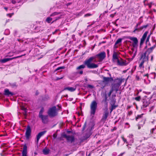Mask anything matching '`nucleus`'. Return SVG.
<instances>
[{
  "label": "nucleus",
  "instance_id": "f257e3e1",
  "mask_svg": "<svg viewBox=\"0 0 156 156\" xmlns=\"http://www.w3.org/2000/svg\"><path fill=\"white\" fill-rule=\"evenodd\" d=\"M105 57V53L104 51H103L94 56L91 57L88 59L85 60L84 62V64L88 68H96L98 67V65L97 64L92 63V61L96 58H98L100 60H102Z\"/></svg>",
  "mask_w": 156,
  "mask_h": 156
},
{
  "label": "nucleus",
  "instance_id": "f03ea898",
  "mask_svg": "<svg viewBox=\"0 0 156 156\" xmlns=\"http://www.w3.org/2000/svg\"><path fill=\"white\" fill-rule=\"evenodd\" d=\"M50 16L51 17H48L46 18V21L48 23H52L63 17L64 14L61 12H55L52 13Z\"/></svg>",
  "mask_w": 156,
  "mask_h": 156
},
{
  "label": "nucleus",
  "instance_id": "7ed1b4c3",
  "mask_svg": "<svg viewBox=\"0 0 156 156\" xmlns=\"http://www.w3.org/2000/svg\"><path fill=\"white\" fill-rule=\"evenodd\" d=\"M97 103L94 100L93 101L90 105V114L92 116H94L95 113L97 108Z\"/></svg>",
  "mask_w": 156,
  "mask_h": 156
},
{
  "label": "nucleus",
  "instance_id": "20e7f679",
  "mask_svg": "<svg viewBox=\"0 0 156 156\" xmlns=\"http://www.w3.org/2000/svg\"><path fill=\"white\" fill-rule=\"evenodd\" d=\"M48 114L49 116L51 117H54L58 114L57 109L55 106H54L50 108L48 110Z\"/></svg>",
  "mask_w": 156,
  "mask_h": 156
},
{
  "label": "nucleus",
  "instance_id": "39448f33",
  "mask_svg": "<svg viewBox=\"0 0 156 156\" xmlns=\"http://www.w3.org/2000/svg\"><path fill=\"white\" fill-rule=\"evenodd\" d=\"M124 81V80L122 78H117L114 81L113 85L115 87H119L122 83Z\"/></svg>",
  "mask_w": 156,
  "mask_h": 156
},
{
  "label": "nucleus",
  "instance_id": "423d86ee",
  "mask_svg": "<svg viewBox=\"0 0 156 156\" xmlns=\"http://www.w3.org/2000/svg\"><path fill=\"white\" fill-rule=\"evenodd\" d=\"M129 39L133 42L132 43L133 47L135 48H136L138 46V41L137 38L134 37H130Z\"/></svg>",
  "mask_w": 156,
  "mask_h": 156
},
{
  "label": "nucleus",
  "instance_id": "0eeeda50",
  "mask_svg": "<svg viewBox=\"0 0 156 156\" xmlns=\"http://www.w3.org/2000/svg\"><path fill=\"white\" fill-rule=\"evenodd\" d=\"M31 133V129L30 127L28 126H27L26 132L25 133V137L28 140L29 139Z\"/></svg>",
  "mask_w": 156,
  "mask_h": 156
},
{
  "label": "nucleus",
  "instance_id": "6e6552de",
  "mask_svg": "<svg viewBox=\"0 0 156 156\" xmlns=\"http://www.w3.org/2000/svg\"><path fill=\"white\" fill-rule=\"evenodd\" d=\"M148 33V32L147 31H146L143 34L142 38L140 39V47L144 43V42Z\"/></svg>",
  "mask_w": 156,
  "mask_h": 156
},
{
  "label": "nucleus",
  "instance_id": "1a4fd4ad",
  "mask_svg": "<svg viewBox=\"0 0 156 156\" xmlns=\"http://www.w3.org/2000/svg\"><path fill=\"white\" fill-rule=\"evenodd\" d=\"M103 99L101 101L102 104L103 105L106 110H108V102H107V97L106 94H105L103 97Z\"/></svg>",
  "mask_w": 156,
  "mask_h": 156
},
{
  "label": "nucleus",
  "instance_id": "9d476101",
  "mask_svg": "<svg viewBox=\"0 0 156 156\" xmlns=\"http://www.w3.org/2000/svg\"><path fill=\"white\" fill-rule=\"evenodd\" d=\"M140 60H142L145 62L148 60V55L146 53H143L142 54Z\"/></svg>",
  "mask_w": 156,
  "mask_h": 156
},
{
  "label": "nucleus",
  "instance_id": "9b49d317",
  "mask_svg": "<svg viewBox=\"0 0 156 156\" xmlns=\"http://www.w3.org/2000/svg\"><path fill=\"white\" fill-rule=\"evenodd\" d=\"M129 63V62L126 60H123L121 59L120 60L118 59L117 64L120 66H126Z\"/></svg>",
  "mask_w": 156,
  "mask_h": 156
},
{
  "label": "nucleus",
  "instance_id": "f8f14e48",
  "mask_svg": "<svg viewBox=\"0 0 156 156\" xmlns=\"http://www.w3.org/2000/svg\"><path fill=\"white\" fill-rule=\"evenodd\" d=\"M42 120V122L44 123H46L48 122V116L47 115H42L39 116Z\"/></svg>",
  "mask_w": 156,
  "mask_h": 156
},
{
  "label": "nucleus",
  "instance_id": "ddd939ff",
  "mask_svg": "<svg viewBox=\"0 0 156 156\" xmlns=\"http://www.w3.org/2000/svg\"><path fill=\"white\" fill-rule=\"evenodd\" d=\"M46 132V131H44L40 132L37 136V139L36 142L37 144H38L39 140L41 136H43Z\"/></svg>",
  "mask_w": 156,
  "mask_h": 156
},
{
  "label": "nucleus",
  "instance_id": "4468645a",
  "mask_svg": "<svg viewBox=\"0 0 156 156\" xmlns=\"http://www.w3.org/2000/svg\"><path fill=\"white\" fill-rule=\"evenodd\" d=\"M64 136L68 142L72 143L74 140V137L73 136H67L66 134L64 135Z\"/></svg>",
  "mask_w": 156,
  "mask_h": 156
},
{
  "label": "nucleus",
  "instance_id": "2eb2a0df",
  "mask_svg": "<svg viewBox=\"0 0 156 156\" xmlns=\"http://www.w3.org/2000/svg\"><path fill=\"white\" fill-rule=\"evenodd\" d=\"M150 104L149 101L148 100L144 99L143 101V105L141 107L142 108H144Z\"/></svg>",
  "mask_w": 156,
  "mask_h": 156
},
{
  "label": "nucleus",
  "instance_id": "dca6fc26",
  "mask_svg": "<svg viewBox=\"0 0 156 156\" xmlns=\"http://www.w3.org/2000/svg\"><path fill=\"white\" fill-rule=\"evenodd\" d=\"M4 94L5 95L8 96H12L14 94L13 93L10 91L8 89L5 90Z\"/></svg>",
  "mask_w": 156,
  "mask_h": 156
},
{
  "label": "nucleus",
  "instance_id": "f3484780",
  "mask_svg": "<svg viewBox=\"0 0 156 156\" xmlns=\"http://www.w3.org/2000/svg\"><path fill=\"white\" fill-rule=\"evenodd\" d=\"M27 147L26 145H24L23 147L22 151V156H27Z\"/></svg>",
  "mask_w": 156,
  "mask_h": 156
},
{
  "label": "nucleus",
  "instance_id": "a211bd4d",
  "mask_svg": "<svg viewBox=\"0 0 156 156\" xmlns=\"http://www.w3.org/2000/svg\"><path fill=\"white\" fill-rule=\"evenodd\" d=\"M113 80V79L111 77H103V81L104 82L106 83H108V82L112 80Z\"/></svg>",
  "mask_w": 156,
  "mask_h": 156
},
{
  "label": "nucleus",
  "instance_id": "6ab92c4d",
  "mask_svg": "<svg viewBox=\"0 0 156 156\" xmlns=\"http://www.w3.org/2000/svg\"><path fill=\"white\" fill-rule=\"evenodd\" d=\"M106 110V111L105 112L103 115L102 117V118L101 120L103 121H105V120L107 118L108 115V112Z\"/></svg>",
  "mask_w": 156,
  "mask_h": 156
},
{
  "label": "nucleus",
  "instance_id": "aec40b11",
  "mask_svg": "<svg viewBox=\"0 0 156 156\" xmlns=\"http://www.w3.org/2000/svg\"><path fill=\"white\" fill-rule=\"evenodd\" d=\"M154 48V47H152L148 48L144 52L146 53L149 55V54L153 50Z\"/></svg>",
  "mask_w": 156,
  "mask_h": 156
},
{
  "label": "nucleus",
  "instance_id": "412c9836",
  "mask_svg": "<svg viewBox=\"0 0 156 156\" xmlns=\"http://www.w3.org/2000/svg\"><path fill=\"white\" fill-rule=\"evenodd\" d=\"M149 109V112H151L152 113H156V108L155 106H152Z\"/></svg>",
  "mask_w": 156,
  "mask_h": 156
},
{
  "label": "nucleus",
  "instance_id": "4be33fe9",
  "mask_svg": "<svg viewBox=\"0 0 156 156\" xmlns=\"http://www.w3.org/2000/svg\"><path fill=\"white\" fill-rule=\"evenodd\" d=\"M115 94L114 95L112 94V98L111 100V101L110 102V104L111 105H113L115 104Z\"/></svg>",
  "mask_w": 156,
  "mask_h": 156
},
{
  "label": "nucleus",
  "instance_id": "5701e85b",
  "mask_svg": "<svg viewBox=\"0 0 156 156\" xmlns=\"http://www.w3.org/2000/svg\"><path fill=\"white\" fill-rule=\"evenodd\" d=\"M117 88H112V89L108 93V96H110L112 92H114V91L115 92V93H116V92L118 90L116 89Z\"/></svg>",
  "mask_w": 156,
  "mask_h": 156
},
{
  "label": "nucleus",
  "instance_id": "b1692460",
  "mask_svg": "<svg viewBox=\"0 0 156 156\" xmlns=\"http://www.w3.org/2000/svg\"><path fill=\"white\" fill-rule=\"evenodd\" d=\"M113 59L114 60H117L119 59L118 57H117V54L115 52H114L112 55Z\"/></svg>",
  "mask_w": 156,
  "mask_h": 156
},
{
  "label": "nucleus",
  "instance_id": "393cba45",
  "mask_svg": "<svg viewBox=\"0 0 156 156\" xmlns=\"http://www.w3.org/2000/svg\"><path fill=\"white\" fill-rule=\"evenodd\" d=\"M10 61L9 58H5L0 60V62L2 63H5L8 61Z\"/></svg>",
  "mask_w": 156,
  "mask_h": 156
},
{
  "label": "nucleus",
  "instance_id": "a878e982",
  "mask_svg": "<svg viewBox=\"0 0 156 156\" xmlns=\"http://www.w3.org/2000/svg\"><path fill=\"white\" fill-rule=\"evenodd\" d=\"M140 62H139L140 64L139 65V67L140 68H144V64L145 61H142V60H140Z\"/></svg>",
  "mask_w": 156,
  "mask_h": 156
},
{
  "label": "nucleus",
  "instance_id": "bb28decb",
  "mask_svg": "<svg viewBox=\"0 0 156 156\" xmlns=\"http://www.w3.org/2000/svg\"><path fill=\"white\" fill-rule=\"evenodd\" d=\"M133 134H130L129 135V136H128L129 138L130 139V140L129 142V143H133Z\"/></svg>",
  "mask_w": 156,
  "mask_h": 156
},
{
  "label": "nucleus",
  "instance_id": "cd10ccee",
  "mask_svg": "<svg viewBox=\"0 0 156 156\" xmlns=\"http://www.w3.org/2000/svg\"><path fill=\"white\" fill-rule=\"evenodd\" d=\"M49 150L48 149H44L43 151V152L44 154L47 155L49 153Z\"/></svg>",
  "mask_w": 156,
  "mask_h": 156
},
{
  "label": "nucleus",
  "instance_id": "c85d7f7f",
  "mask_svg": "<svg viewBox=\"0 0 156 156\" xmlns=\"http://www.w3.org/2000/svg\"><path fill=\"white\" fill-rule=\"evenodd\" d=\"M85 66H86L84 64H84H83L82 65H81L80 66H78L77 68L76 69L77 70L80 69H84L85 68Z\"/></svg>",
  "mask_w": 156,
  "mask_h": 156
},
{
  "label": "nucleus",
  "instance_id": "c756f323",
  "mask_svg": "<svg viewBox=\"0 0 156 156\" xmlns=\"http://www.w3.org/2000/svg\"><path fill=\"white\" fill-rule=\"evenodd\" d=\"M148 26V24L139 27L140 30H141L144 29H145Z\"/></svg>",
  "mask_w": 156,
  "mask_h": 156
},
{
  "label": "nucleus",
  "instance_id": "7c9ffc66",
  "mask_svg": "<svg viewBox=\"0 0 156 156\" xmlns=\"http://www.w3.org/2000/svg\"><path fill=\"white\" fill-rule=\"evenodd\" d=\"M9 85L8 86L9 87H17V86L16 85V84L15 83H9Z\"/></svg>",
  "mask_w": 156,
  "mask_h": 156
},
{
  "label": "nucleus",
  "instance_id": "2f4dec72",
  "mask_svg": "<svg viewBox=\"0 0 156 156\" xmlns=\"http://www.w3.org/2000/svg\"><path fill=\"white\" fill-rule=\"evenodd\" d=\"M76 88H64V90H67L70 92H73L75 91Z\"/></svg>",
  "mask_w": 156,
  "mask_h": 156
},
{
  "label": "nucleus",
  "instance_id": "473e14b6",
  "mask_svg": "<svg viewBox=\"0 0 156 156\" xmlns=\"http://www.w3.org/2000/svg\"><path fill=\"white\" fill-rule=\"evenodd\" d=\"M25 55V54H24V55H20V56H19L15 57H13L11 58H9V59H10V60H11L13 59H16V58H19L21 57H22L23 56H24Z\"/></svg>",
  "mask_w": 156,
  "mask_h": 156
},
{
  "label": "nucleus",
  "instance_id": "72a5a7b5",
  "mask_svg": "<svg viewBox=\"0 0 156 156\" xmlns=\"http://www.w3.org/2000/svg\"><path fill=\"white\" fill-rule=\"evenodd\" d=\"M111 105V108L110 110L111 112H112L113 109L117 107V106L115 105V104Z\"/></svg>",
  "mask_w": 156,
  "mask_h": 156
},
{
  "label": "nucleus",
  "instance_id": "f704fd0d",
  "mask_svg": "<svg viewBox=\"0 0 156 156\" xmlns=\"http://www.w3.org/2000/svg\"><path fill=\"white\" fill-rule=\"evenodd\" d=\"M9 34H10V31L9 29H7L5 30V31L4 32V34L5 35H8Z\"/></svg>",
  "mask_w": 156,
  "mask_h": 156
},
{
  "label": "nucleus",
  "instance_id": "c9c22d12",
  "mask_svg": "<svg viewBox=\"0 0 156 156\" xmlns=\"http://www.w3.org/2000/svg\"><path fill=\"white\" fill-rule=\"evenodd\" d=\"M65 68V67L64 66L58 67L56 69L55 71H59L60 69H64Z\"/></svg>",
  "mask_w": 156,
  "mask_h": 156
},
{
  "label": "nucleus",
  "instance_id": "e433bc0d",
  "mask_svg": "<svg viewBox=\"0 0 156 156\" xmlns=\"http://www.w3.org/2000/svg\"><path fill=\"white\" fill-rule=\"evenodd\" d=\"M122 41V39L121 38H119L118 39L117 41H116V42L115 43V44H119V43H120Z\"/></svg>",
  "mask_w": 156,
  "mask_h": 156
},
{
  "label": "nucleus",
  "instance_id": "4c0bfd02",
  "mask_svg": "<svg viewBox=\"0 0 156 156\" xmlns=\"http://www.w3.org/2000/svg\"><path fill=\"white\" fill-rule=\"evenodd\" d=\"M143 22V20H140V21L138 22L136 24V27H138V26H140L141 24Z\"/></svg>",
  "mask_w": 156,
  "mask_h": 156
},
{
  "label": "nucleus",
  "instance_id": "58836bf2",
  "mask_svg": "<svg viewBox=\"0 0 156 156\" xmlns=\"http://www.w3.org/2000/svg\"><path fill=\"white\" fill-rule=\"evenodd\" d=\"M44 108H42L39 112V116L43 115L42 114H43V113L44 112Z\"/></svg>",
  "mask_w": 156,
  "mask_h": 156
},
{
  "label": "nucleus",
  "instance_id": "ea45409f",
  "mask_svg": "<svg viewBox=\"0 0 156 156\" xmlns=\"http://www.w3.org/2000/svg\"><path fill=\"white\" fill-rule=\"evenodd\" d=\"M151 132L152 133H156V128H153L151 131Z\"/></svg>",
  "mask_w": 156,
  "mask_h": 156
},
{
  "label": "nucleus",
  "instance_id": "a19ab883",
  "mask_svg": "<svg viewBox=\"0 0 156 156\" xmlns=\"http://www.w3.org/2000/svg\"><path fill=\"white\" fill-rule=\"evenodd\" d=\"M141 99L140 96H138L134 98V99L137 101H140Z\"/></svg>",
  "mask_w": 156,
  "mask_h": 156
},
{
  "label": "nucleus",
  "instance_id": "79ce46f5",
  "mask_svg": "<svg viewBox=\"0 0 156 156\" xmlns=\"http://www.w3.org/2000/svg\"><path fill=\"white\" fill-rule=\"evenodd\" d=\"M143 115V114H142L141 115H137L136 117V120H137L138 119L141 118L142 117Z\"/></svg>",
  "mask_w": 156,
  "mask_h": 156
},
{
  "label": "nucleus",
  "instance_id": "37998d69",
  "mask_svg": "<svg viewBox=\"0 0 156 156\" xmlns=\"http://www.w3.org/2000/svg\"><path fill=\"white\" fill-rule=\"evenodd\" d=\"M135 28L134 29V30L133 31V33H135L136 31H140V30L139 27L138 28V27H136V26L135 27Z\"/></svg>",
  "mask_w": 156,
  "mask_h": 156
},
{
  "label": "nucleus",
  "instance_id": "c03bdc74",
  "mask_svg": "<svg viewBox=\"0 0 156 156\" xmlns=\"http://www.w3.org/2000/svg\"><path fill=\"white\" fill-rule=\"evenodd\" d=\"M121 138L122 139V140L124 142L128 143V142L127 141L126 139L124 138L123 136H122Z\"/></svg>",
  "mask_w": 156,
  "mask_h": 156
},
{
  "label": "nucleus",
  "instance_id": "a18cd8bd",
  "mask_svg": "<svg viewBox=\"0 0 156 156\" xmlns=\"http://www.w3.org/2000/svg\"><path fill=\"white\" fill-rule=\"evenodd\" d=\"M150 35H149L147 37V39H146V43H147L149 41V38H150Z\"/></svg>",
  "mask_w": 156,
  "mask_h": 156
},
{
  "label": "nucleus",
  "instance_id": "49530a36",
  "mask_svg": "<svg viewBox=\"0 0 156 156\" xmlns=\"http://www.w3.org/2000/svg\"><path fill=\"white\" fill-rule=\"evenodd\" d=\"M91 16V14L90 13H87V14H85L84 15V16L85 17H87V16Z\"/></svg>",
  "mask_w": 156,
  "mask_h": 156
},
{
  "label": "nucleus",
  "instance_id": "de8ad7c7",
  "mask_svg": "<svg viewBox=\"0 0 156 156\" xmlns=\"http://www.w3.org/2000/svg\"><path fill=\"white\" fill-rule=\"evenodd\" d=\"M151 123L153 124H156V120H154L153 121L151 122Z\"/></svg>",
  "mask_w": 156,
  "mask_h": 156
},
{
  "label": "nucleus",
  "instance_id": "09e8293b",
  "mask_svg": "<svg viewBox=\"0 0 156 156\" xmlns=\"http://www.w3.org/2000/svg\"><path fill=\"white\" fill-rule=\"evenodd\" d=\"M13 13L11 14H7V15L10 17H11V16L13 15Z\"/></svg>",
  "mask_w": 156,
  "mask_h": 156
},
{
  "label": "nucleus",
  "instance_id": "8fccbe9b",
  "mask_svg": "<svg viewBox=\"0 0 156 156\" xmlns=\"http://www.w3.org/2000/svg\"><path fill=\"white\" fill-rule=\"evenodd\" d=\"M17 40H18V41H19L20 42H23V40H21L20 39H18Z\"/></svg>",
  "mask_w": 156,
  "mask_h": 156
},
{
  "label": "nucleus",
  "instance_id": "3c124183",
  "mask_svg": "<svg viewBox=\"0 0 156 156\" xmlns=\"http://www.w3.org/2000/svg\"><path fill=\"white\" fill-rule=\"evenodd\" d=\"M12 2L13 4H15L16 3V2L14 0H12Z\"/></svg>",
  "mask_w": 156,
  "mask_h": 156
},
{
  "label": "nucleus",
  "instance_id": "603ef678",
  "mask_svg": "<svg viewBox=\"0 0 156 156\" xmlns=\"http://www.w3.org/2000/svg\"><path fill=\"white\" fill-rule=\"evenodd\" d=\"M78 73H79V74H82L83 73V71L81 70V71H80V72H79Z\"/></svg>",
  "mask_w": 156,
  "mask_h": 156
},
{
  "label": "nucleus",
  "instance_id": "864d4df0",
  "mask_svg": "<svg viewBox=\"0 0 156 156\" xmlns=\"http://www.w3.org/2000/svg\"><path fill=\"white\" fill-rule=\"evenodd\" d=\"M90 1L88 0H86L85 1V2L86 3H88Z\"/></svg>",
  "mask_w": 156,
  "mask_h": 156
},
{
  "label": "nucleus",
  "instance_id": "5fc2aeb1",
  "mask_svg": "<svg viewBox=\"0 0 156 156\" xmlns=\"http://www.w3.org/2000/svg\"><path fill=\"white\" fill-rule=\"evenodd\" d=\"M88 86L89 88H93V86L90 85H88Z\"/></svg>",
  "mask_w": 156,
  "mask_h": 156
},
{
  "label": "nucleus",
  "instance_id": "6e6d98bb",
  "mask_svg": "<svg viewBox=\"0 0 156 156\" xmlns=\"http://www.w3.org/2000/svg\"><path fill=\"white\" fill-rule=\"evenodd\" d=\"M148 6H149V8H151V4H148Z\"/></svg>",
  "mask_w": 156,
  "mask_h": 156
},
{
  "label": "nucleus",
  "instance_id": "4d7b16f0",
  "mask_svg": "<svg viewBox=\"0 0 156 156\" xmlns=\"http://www.w3.org/2000/svg\"><path fill=\"white\" fill-rule=\"evenodd\" d=\"M153 56L151 55V61H152L153 60Z\"/></svg>",
  "mask_w": 156,
  "mask_h": 156
},
{
  "label": "nucleus",
  "instance_id": "13d9d810",
  "mask_svg": "<svg viewBox=\"0 0 156 156\" xmlns=\"http://www.w3.org/2000/svg\"><path fill=\"white\" fill-rule=\"evenodd\" d=\"M138 129H140V126L139 125H138Z\"/></svg>",
  "mask_w": 156,
  "mask_h": 156
},
{
  "label": "nucleus",
  "instance_id": "bf43d9fd",
  "mask_svg": "<svg viewBox=\"0 0 156 156\" xmlns=\"http://www.w3.org/2000/svg\"><path fill=\"white\" fill-rule=\"evenodd\" d=\"M62 77L61 78H57V80H60V79H62Z\"/></svg>",
  "mask_w": 156,
  "mask_h": 156
},
{
  "label": "nucleus",
  "instance_id": "052dcab7",
  "mask_svg": "<svg viewBox=\"0 0 156 156\" xmlns=\"http://www.w3.org/2000/svg\"><path fill=\"white\" fill-rule=\"evenodd\" d=\"M130 108V106H128L127 107V108L129 109V108Z\"/></svg>",
  "mask_w": 156,
  "mask_h": 156
},
{
  "label": "nucleus",
  "instance_id": "680f3d73",
  "mask_svg": "<svg viewBox=\"0 0 156 156\" xmlns=\"http://www.w3.org/2000/svg\"><path fill=\"white\" fill-rule=\"evenodd\" d=\"M153 11H154V12H156V9H153Z\"/></svg>",
  "mask_w": 156,
  "mask_h": 156
},
{
  "label": "nucleus",
  "instance_id": "e2e57ef3",
  "mask_svg": "<svg viewBox=\"0 0 156 156\" xmlns=\"http://www.w3.org/2000/svg\"><path fill=\"white\" fill-rule=\"evenodd\" d=\"M4 9H5L6 10H7L8 8L7 7H4Z\"/></svg>",
  "mask_w": 156,
  "mask_h": 156
},
{
  "label": "nucleus",
  "instance_id": "0e129e2a",
  "mask_svg": "<svg viewBox=\"0 0 156 156\" xmlns=\"http://www.w3.org/2000/svg\"><path fill=\"white\" fill-rule=\"evenodd\" d=\"M148 75V74H145V75H144V76H147Z\"/></svg>",
  "mask_w": 156,
  "mask_h": 156
},
{
  "label": "nucleus",
  "instance_id": "69168bd1",
  "mask_svg": "<svg viewBox=\"0 0 156 156\" xmlns=\"http://www.w3.org/2000/svg\"><path fill=\"white\" fill-rule=\"evenodd\" d=\"M85 126H86V124L85 123L84 124V126H83V129H85Z\"/></svg>",
  "mask_w": 156,
  "mask_h": 156
},
{
  "label": "nucleus",
  "instance_id": "338daca9",
  "mask_svg": "<svg viewBox=\"0 0 156 156\" xmlns=\"http://www.w3.org/2000/svg\"><path fill=\"white\" fill-rule=\"evenodd\" d=\"M123 153H122L121 154H120V156H122V155L123 154Z\"/></svg>",
  "mask_w": 156,
  "mask_h": 156
},
{
  "label": "nucleus",
  "instance_id": "774afa93",
  "mask_svg": "<svg viewBox=\"0 0 156 156\" xmlns=\"http://www.w3.org/2000/svg\"><path fill=\"white\" fill-rule=\"evenodd\" d=\"M129 114H132V111H130V112H129Z\"/></svg>",
  "mask_w": 156,
  "mask_h": 156
}]
</instances>
